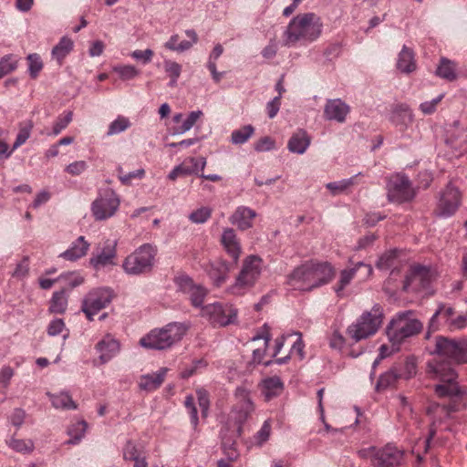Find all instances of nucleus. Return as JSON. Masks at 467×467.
<instances>
[{
    "instance_id": "nucleus-12",
    "label": "nucleus",
    "mask_w": 467,
    "mask_h": 467,
    "mask_svg": "<svg viewBox=\"0 0 467 467\" xmlns=\"http://www.w3.org/2000/svg\"><path fill=\"white\" fill-rule=\"evenodd\" d=\"M201 314L213 327H225L234 324L237 319V310L233 306L221 303L208 304L202 306Z\"/></svg>"
},
{
    "instance_id": "nucleus-5",
    "label": "nucleus",
    "mask_w": 467,
    "mask_h": 467,
    "mask_svg": "<svg viewBox=\"0 0 467 467\" xmlns=\"http://www.w3.org/2000/svg\"><path fill=\"white\" fill-rule=\"evenodd\" d=\"M189 329L186 323L171 322L161 328L151 330L140 338V344L146 348L167 349L182 340Z\"/></svg>"
},
{
    "instance_id": "nucleus-64",
    "label": "nucleus",
    "mask_w": 467,
    "mask_h": 467,
    "mask_svg": "<svg viewBox=\"0 0 467 467\" xmlns=\"http://www.w3.org/2000/svg\"><path fill=\"white\" fill-rule=\"evenodd\" d=\"M345 343L344 336L338 330H335L329 338V347L333 349L342 350Z\"/></svg>"
},
{
    "instance_id": "nucleus-20",
    "label": "nucleus",
    "mask_w": 467,
    "mask_h": 467,
    "mask_svg": "<svg viewBox=\"0 0 467 467\" xmlns=\"http://www.w3.org/2000/svg\"><path fill=\"white\" fill-rule=\"evenodd\" d=\"M221 244L226 254L237 264L242 254V246L235 231L233 228H225L221 236Z\"/></svg>"
},
{
    "instance_id": "nucleus-62",
    "label": "nucleus",
    "mask_w": 467,
    "mask_h": 467,
    "mask_svg": "<svg viewBox=\"0 0 467 467\" xmlns=\"http://www.w3.org/2000/svg\"><path fill=\"white\" fill-rule=\"evenodd\" d=\"M222 445H223V448L227 457L231 461H234L238 456V453L234 448L235 441L232 439H228L225 436H223Z\"/></svg>"
},
{
    "instance_id": "nucleus-34",
    "label": "nucleus",
    "mask_w": 467,
    "mask_h": 467,
    "mask_svg": "<svg viewBox=\"0 0 467 467\" xmlns=\"http://www.w3.org/2000/svg\"><path fill=\"white\" fill-rule=\"evenodd\" d=\"M400 378L401 374L399 369L396 367H392L388 371L380 375L376 385V389L378 391H382L389 388H393Z\"/></svg>"
},
{
    "instance_id": "nucleus-1",
    "label": "nucleus",
    "mask_w": 467,
    "mask_h": 467,
    "mask_svg": "<svg viewBox=\"0 0 467 467\" xmlns=\"http://www.w3.org/2000/svg\"><path fill=\"white\" fill-rule=\"evenodd\" d=\"M335 267L327 261L309 260L296 267L288 275V285L294 289L309 292L330 283Z\"/></svg>"
},
{
    "instance_id": "nucleus-8",
    "label": "nucleus",
    "mask_w": 467,
    "mask_h": 467,
    "mask_svg": "<svg viewBox=\"0 0 467 467\" xmlns=\"http://www.w3.org/2000/svg\"><path fill=\"white\" fill-rule=\"evenodd\" d=\"M262 271V259L256 255L247 256L234 284L231 286L234 294H241L243 290L252 287L259 278Z\"/></svg>"
},
{
    "instance_id": "nucleus-27",
    "label": "nucleus",
    "mask_w": 467,
    "mask_h": 467,
    "mask_svg": "<svg viewBox=\"0 0 467 467\" xmlns=\"http://www.w3.org/2000/svg\"><path fill=\"white\" fill-rule=\"evenodd\" d=\"M254 411V405L252 404V408H247L244 404L234 405L231 411V420L234 421L236 425L234 431V436H240L242 432V426L247 420V419L251 416V414Z\"/></svg>"
},
{
    "instance_id": "nucleus-24",
    "label": "nucleus",
    "mask_w": 467,
    "mask_h": 467,
    "mask_svg": "<svg viewBox=\"0 0 467 467\" xmlns=\"http://www.w3.org/2000/svg\"><path fill=\"white\" fill-rule=\"evenodd\" d=\"M167 370L166 368H161L157 372L140 376L139 381L140 389L150 392L159 389L165 379Z\"/></svg>"
},
{
    "instance_id": "nucleus-37",
    "label": "nucleus",
    "mask_w": 467,
    "mask_h": 467,
    "mask_svg": "<svg viewBox=\"0 0 467 467\" xmlns=\"http://www.w3.org/2000/svg\"><path fill=\"white\" fill-rule=\"evenodd\" d=\"M50 400L56 409L76 410L78 408L76 402L67 392L50 395Z\"/></svg>"
},
{
    "instance_id": "nucleus-13",
    "label": "nucleus",
    "mask_w": 467,
    "mask_h": 467,
    "mask_svg": "<svg viewBox=\"0 0 467 467\" xmlns=\"http://www.w3.org/2000/svg\"><path fill=\"white\" fill-rule=\"evenodd\" d=\"M431 280V268L415 264L410 265L403 282V290L421 291L429 286Z\"/></svg>"
},
{
    "instance_id": "nucleus-26",
    "label": "nucleus",
    "mask_w": 467,
    "mask_h": 467,
    "mask_svg": "<svg viewBox=\"0 0 467 467\" xmlns=\"http://www.w3.org/2000/svg\"><path fill=\"white\" fill-rule=\"evenodd\" d=\"M390 121L396 126L405 129L413 121V114L406 104L397 105L390 116Z\"/></svg>"
},
{
    "instance_id": "nucleus-43",
    "label": "nucleus",
    "mask_w": 467,
    "mask_h": 467,
    "mask_svg": "<svg viewBox=\"0 0 467 467\" xmlns=\"http://www.w3.org/2000/svg\"><path fill=\"white\" fill-rule=\"evenodd\" d=\"M33 127L34 125L31 120L20 124L19 131L17 133L16 141L13 144V150L20 147L28 140L33 130Z\"/></svg>"
},
{
    "instance_id": "nucleus-53",
    "label": "nucleus",
    "mask_w": 467,
    "mask_h": 467,
    "mask_svg": "<svg viewBox=\"0 0 467 467\" xmlns=\"http://www.w3.org/2000/svg\"><path fill=\"white\" fill-rule=\"evenodd\" d=\"M114 71L118 73L119 78L123 80L132 79L140 75V70L130 65L115 67Z\"/></svg>"
},
{
    "instance_id": "nucleus-56",
    "label": "nucleus",
    "mask_w": 467,
    "mask_h": 467,
    "mask_svg": "<svg viewBox=\"0 0 467 467\" xmlns=\"http://www.w3.org/2000/svg\"><path fill=\"white\" fill-rule=\"evenodd\" d=\"M28 60V70L31 78H36L43 67V63L40 57L37 54H30L27 57Z\"/></svg>"
},
{
    "instance_id": "nucleus-10",
    "label": "nucleus",
    "mask_w": 467,
    "mask_h": 467,
    "mask_svg": "<svg viewBox=\"0 0 467 467\" xmlns=\"http://www.w3.org/2000/svg\"><path fill=\"white\" fill-rule=\"evenodd\" d=\"M388 200L391 202L403 203L410 202L416 196L410 179L404 174L392 175L387 183Z\"/></svg>"
},
{
    "instance_id": "nucleus-15",
    "label": "nucleus",
    "mask_w": 467,
    "mask_h": 467,
    "mask_svg": "<svg viewBox=\"0 0 467 467\" xmlns=\"http://www.w3.org/2000/svg\"><path fill=\"white\" fill-rule=\"evenodd\" d=\"M117 241L106 240L89 259L90 265L97 271L117 265Z\"/></svg>"
},
{
    "instance_id": "nucleus-2",
    "label": "nucleus",
    "mask_w": 467,
    "mask_h": 467,
    "mask_svg": "<svg viewBox=\"0 0 467 467\" xmlns=\"http://www.w3.org/2000/svg\"><path fill=\"white\" fill-rule=\"evenodd\" d=\"M323 22L315 13H303L294 16L284 31V45L294 47L316 41L322 34Z\"/></svg>"
},
{
    "instance_id": "nucleus-60",
    "label": "nucleus",
    "mask_w": 467,
    "mask_h": 467,
    "mask_svg": "<svg viewBox=\"0 0 467 467\" xmlns=\"http://www.w3.org/2000/svg\"><path fill=\"white\" fill-rule=\"evenodd\" d=\"M444 98V94H440L431 101H425L420 105V109L424 115H431L436 111L438 104Z\"/></svg>"
},
{
    "instance_id": "nucleus-22",
    "label": "nucleus",
    "mask_w": 467,
    "mask_h": 467,
    "mask_svg": "<svg viewBox=\"0 0 467 467\" xmlns=\"http://www.w3.org/2000/svg\"><path fill=\"white\" fill-rule=\"evenodd\" d=\"M348 112L349 107L339 99L327 100L324 109L327 119L337 122H344Z\"/></svg>"
},
{
    "instance_id": "nucleus-57",
    "label": "nucleus",
    "mask_w": 467,
    "mask_h": 467,
    "mask_svg": "<svg viewBox=\"0 0 467 467\" xmlns=\"http://www.w3.org/2000/svg\"><path fill=\"white\" fill-rule=\"evenodd\" d=\"M175 284L177 285L178 288L183 292L188 294L189 292L192 291L196 285L193 283L192 279L185 275H179L175 278Z\"/></svg>"
},
{
    "instance_id": "nucleus-50",
    "label": "nucleus",
    "mask_w": 467,
    "mask_h": 467,
    "mask_svg": "<svg viewBox=\"0 0 467 467\" xmlns=\"http://www.w3.org/2000/svg\"><path fill=\"white\" fill-rule=\"evenodd\" d=\"M72 111H67L64 113V115L58 116L53 125L52 135L57 136L61 133V131L65 130L72 121Z\"/></svg>"
},
{
    "instance_id": "nucleus-19",
    "label": "nucleus",
    "mask_w": 467,
    "mask_h": 467,
    "mask_svg": "<svg viewBox=\"0 0 467 467\" xmlns=\"http://www.w3.org/2000/svg\"><path fill=\"white\" fill-rule=\"evenodd\" d=\"M230 269V265L224 259L217 258L206 265L205 271L213 285L219 287L227 280Z\"/></svg>"
},
{
    "instance_id": "nucleus-40",
    "label": "nucleus",
    "mask_w": 467,
    "mask_h": 467,
    "mask_svg": "<svg viewBox=\"0 0 467 467\" xmlns=\"http://www.w3.org/2000/svg\"><path fill=\"white\" fill-rule=\"evenodd\" d=\"M7 445L13 451L20 453H29L33 451L35 448L34 441L30 439H16L12 437L8 441Z\"/></svg>"
},
{
    "instance_id": "nucleus-33",
    "label": "nucleus",
    "mask_w": 467,
    "mask_h": 467,
    "mask_svg": "<svg viewBox=\"0 0 467 467\" xmlns=\"http://www.w3.org/2000/svg\"><path fill=\"white\" fill-rule=\"evenodd\" d=\"M397 67L403 73H410L416 69L414 53L406 46H403L401 51L399 54Z\"/></svg>"
},
{
    "instance_id": "nucleus-4",
    "label": "nucleus",
    "mask_w": 467,
    "mask_h": 467,
    "mask_svg": "<svg viewBox=\"0 0 467 467\" xmlns=\"http://www.w3.org/2000/svg\"><path fill=\"white\" fill-rule=\"evenodd\" d=\"M385 315L383 306L376 303L362 314L347 328L348 337L354 342H359L373 337L383 324Z\"/></svg>"
},
{
    "instance_id": "nucleus-14",
    "label": "nucleus",
    "mask_w": 467,
    "mask_h": 467,
    "mask_svg": "<svg viewBox=\"0 0 467 467\" xmlns=\"http://www.w3.org/2000/svg\"><path fill=\"white\" fill-rule=\"evenodd\" d=\"M462 202V194L452 183H448L441 192L438 202V214L442 217L451 216L459 209Z\"/></svg>"
},
{
    "instance_id": "nucleus-6",
    "label": "nucleus",
    "mask_w": 467,
    "mask_h": 467,
    "mask_svg": "<svg viewBox=\"0 0 467 467\" xmlns=\"http://www.w3.org/2000/svg\"><path fill=\"white\" fill-rule=\"evenodd\" d=\"M423 324L414 317L411 310L399 312L387 327V335L393 345H400L404 340L421 332Z\"/></svg>"
},
{
    "instance_id": "nucleus-61",
    "label": "nucleus",
    "mask_w": 467,
    "mask_h": 467,
    "mask_svg": "<svg viewBox=\"0 0 467 467\" xmlns=\"http://www.w3.org/2000/svg\"><path fill=\"white\" fill-rule=\"evenodd\" d=\"M141 455L134 442L128 441L123 448V458L125 461H133Z\"/></svg>"
},
{
    "instance_id": "nucleus-45",
    "label": "nucleus",
    "mask_w": 467,
    "mask_h": 467,
    "mask_svg": "<svg viewBox=\"0 0 467 467\" xmlns=\"http://www.w3.org/2000/svg\"><path fill=\"white\" fill-rule=\"evenodd\" d=\"M198 404L201 408V413L202 418H207L209 408H210V395L204 388H198L195 390Z\"/></svg>"
},
{
    "instance_id": "nucleus-46",
    "label": "nucleus",
    "mask_w": 467,
    "mask_h": 467,
    "mask_svg": "<svg viewBox=\"0 0 467 467\" xmlns=\"http://www.w3.org/2000/svg\"><path fill=\"white\" fill-rule=\"evenodd\" d=\"M164 69L167 75L171 78L170 86H175L177 83V79L179 78L182 73V66L175 61L165 60Z\"/></svg>"
},
{
    "instance_id": "nucleus-59",
    "label": "nucleus",
    "mask_w": 467,
    "mask_h": 467,
    "mask_svg": "<svg viewBox=\"0 0 467 467\" xmlns=\"http://www.w3.org/2000/svg\"><path fill=\"white\" fill-rule=\"evenodd\" d=\"M192 306L198 307L202 306L203 299L206 296V290L201 286L196 285L194 289L188 293Z\"/></svg>"
},
{
    "instance_id": "nucleus-58",
    "label": "nucleus",
    "mask_w": 467,
    "mask_h": 467,
    "mask_svg": "<svg viewBox=\"0 0 467 467\" xmlns=\"http://www.w3.org/2000/svg\"><path fill=\"white\" fill-rule=\"evenodd\" d=\"M118 171L119 173V178L120 182L125 185L130 184L133 179H141L145 174V171L143 169H139L128 173H123L122 168H119Z\"/></svg>"
},
{
    "instance_id": "nucleus-44",
    "label": "nucleus",
    "mask_w": 467,
    "mask_h": 467,
    "mask_svg": "<svg viewBox=\"0 0 467 467\" xmlns=\"http://www.w3.org/2000/svg\"><path fill=\"white\" fill-rule=\"evenodd\" d=\"M130 126V121L128 118L124 116H118V118L109 124L107 135L112 136L119 134L126 130Z\"/></svg>"
},
{
    "instance_id": "nucleus-21",
    "label": "nucleus",
    "mask_w": 467,
    "mask_h": 467,
    "mask_svg": "<svg viewBox=\"0 0 467 467\" xmlns=\"http://www.w3.org/2000/svg\"><path fill=\"white\" fill-rule=\"evenodd\" d=\"M255 217V211L245 206H239L230 216L229 221L232 224L236 225L239 230L244 231L253 226V220Z\"/></svg>"
},
{
    "instance_id": "nucleus-3",
    "label": "nucleus",
    "mask_w": 467,
    "mask_h": 467,
    "mask_svg": "<svg viewBox=\"0 0 467 467\" xmlns=\"http://www.w3.org/2000/svg\"><path fill=\"white\" fill-rule=\"evenodd\" d=\"M426 373L430 379L440 381L433 388L439 398H458L464 394L458 381L459 375L449 361L431 359Z\"/></svg>"
},
{
    "instance_id": "nucleus-35",
    "label": "nucleus",
    "mask_w": 467,
    "mask_h": 467,
    "mask_svg": "<svg viewBox=\"0 0 467 467\" xmlns=\"http://www.w3.org/2000/svg\"><path fill=\"white\" fill-rule=\"evenodd\" d=\"M67 307V295L66 291L60 290L53 294L50 304L49 312L53 314H64Z\"/></svg>"
},
{
    "instance_id": "nucleus-31",
    "label": "nucleus",
    "mask_w": 467,
    "mask_h": 467,
    "mask_svg": "<svg viewBox=\"0 0 467 467\" xmlns=\"http://www.w3.org/2000/svg\"><path fill=\"white\" fill-rule=\"evenodd\" d=\"M435 75L447 81L456 80L458 78L456 63L447 57H441Z\"/></svg>"
},
{
    "instance_id": "nucleus-47",
    "label": "nucleus",
    "mask_w": 467,
    "mask_h": 467,
    "mask_svg": "<svg viewBox=\"0 0 467 467\" xmlns=\"http://www.w3.org/2000/svg\"><path fill=\"white\" fill-rule=\"evenodd\" d=\"M354 180H355V177H351L349 179H345V180H341L338 182H328L327 184V188L330 191V192L333 195H337V194L344 192L349 187L354 185V183H355Z\"/></svg>"
},
{
    "instance_id": "nucleus-52",
    "label": "nucleus",
    "mask_w": 467,
    "mask_h": 467,
    "mask_svg": "<svg viewBox=\"0 0 467 467\" xmlns=\"http://www.w3.org/2000/svg\"><path fill=\"white\" fill-rule=\"evenodd\" d=\"M458 122H455L452 127H451L450 130L447 131V138H446V143L453 145L455 143H458L459 145H462L465 140H462V137L464 135V130L462 129H458Z\"/></svg>"
},
{
    "instance_id": "nucleus-30",
    "label": "nucleus",
    "mask_w": 467,
    "mask_h": 467,
    "mask_svg": "<svg viewBox=\"0 0 467 467\" xmlns=\"http://www.w3.org/2000/svg\"><path fill=\"white\" fill-rule=\"evenodd\" d=\"M310 144V138L304 130H298L288 140V150L293 153L303 154Z\"/></svg>"
},
{
    "instance_id": "nucleus-49",
    "label": "nucleus",
    "mask_w": 467,
    "mask_h": 467,
    "mask_svg": "<svg viewBox=\"0 0 467 467\" xmlns=\"http://www.w3.org/2000/svg\"><path fill=\"white\" fill-rule=\"evenodd\" d=\"M234 396L235 400L234 405L241 406L242 404H244L246 409L252 408V404H254V402L252 401L250 391L244 386L237 387Z\"/></svg>"
},
{
    "instance_id": "nucleus-23",
    "label": "nucleus",
    "mask_w": 467,
    "mask_h": 467,
    "mask_svg": "<svg viewBox=\"0 0 467 467\" xmlns=\"http://www.w3.org/2000/svg\"><path fill=\"white\" fill-rule=\"evenodd\" d=\"M96 349L99 353V363L109 362L119 351V343L110 336H106L96 345Z\"/></svg>"
},
{
    "instance_id": "nucleus-36",
    "label": "nucleus",
    "mask_w": 467,
    "mask_h": 467,
    "mask_svg": "<svg viewBox=\"0 0 467 467\" xmlns=\"http://www.w3.org/2000/svg\"><path fill=\"white\" fill-rule=\"evenodd\" d=\"M73 41L69 37L63 36L52 49L53 57L56 58L59 64H61L63 59L73 49Z\"/></svg>"
},
{
    "instance_id": "nucleus-28",
    "label": "nucleus",
    "mask_w": 467,
    "mask_h": 467,
    "mask_svg": "<svg viewBox=\"0 0 467 467\" xmlns=\"http://www.w3.org/2000/svg\"><path fill=\"white\" fill-rule=\"evenodd\" d=\"M89 248V244L85 240L84 236H79L71 246L60 254L69 261H76L86 255Z\"/></svg>"
},
{
    "instance_id": "nucleus-42",
    "label": "nucleus",
    "mask_w": 467,
    "mask_h": 467,
    "mask_svg": "<svg viewBox=\"0 0 467 467\" xmlns=\"http://www.w3.org/2000/svg\"><path fill=\"white\" fill-rule=\"evenodd\" d=\"M398 260V250L384 253L378 260L376 266L380 270H388L394 266Z\"/></svg>"
},
{
    "instance_id": "nucleus-9",
    "label": "nucleus",
    "mask_w": 467,
    "mask_h": 467,
    "mask_svg": "<svg viewBox=\"0 0 467 467\" xmlns=\"http://www.w3.org/2000/svg\"><path fill=\"white\" fill-rule=\"evenodd\" d=\"M433 354L438 357L435 358L442 360L441 358H447L457 364L467 363V342L455 341L444 337H436L435 348Z\"/></svg>"
},
{
    "instance_id": "nucleus-55",
    "label": "nucleus",
    "mask_w": 467,
    "mask_h": 467,
    "mask_svg": "<svg viewBox=\"0 0 467 467\" xmlns=\"http://www.w3.org/2000/svg\"><path fill=\"white\" fill-rule=\"evenodd\" d=\"M212 215V209L209 207H201L193 211L190 215L189 219L194 223H203Z\"/></svg>"
},
{
    "instance_id": "nucleus-17",
    "label": "nucleus",
    "mask_w": 467,
    "mask_h": 467,
    "mask_svg": "<svg viewBox=\"0 0 467 467\" xmlns=\"http://www.w3.org/2000/svg\"><path fill=\"white\" fill-rule=\"evenodd\" d=\"M119 200L113 192H107L104 196L96 199L92 203V213L97 220H105L111 217L118 210Z\"/></svg>"
},
{
    "instance_id": "nucleus-63",
    "label": "nucleus",
    "mask_w": 467,
    "mask_h": 467,
    "mask_svg": "<svg viewBox=\"0 0 467 467\" xmlns=\"http://www.w3.org/2000/svg\"><path fill=\"white\" fill-rule=\"evenodd\" d=\"M29 271V259L24 257L16 266L12 275L16 278H24Z\"/></svg>"
},
{
    "instance_id": "nucleus-38",
    "label": "nucleus",
    "mask_w": 467,
    "mask_h": 467,
    "mask_svg": "<svg viewBox=\"0 0 467 467\" xmlns=\"http://www.w3.org/2000/svg\"><path fill=\"white\" fill-rule=\"evenodd\" d=\"M454 313L455 310L452 306H446L443 303L439 304L437 310L434 312L430 320L429 329H431L432 331H436L438 329L437 318L439 316H441L446 322L447 319H452L451 317L454 315Z\"/></svg>"
},
{
    "instance_id": "nucleus-18",
    "label": "nucleus",
    "mask_w": 467,
    "mask_h": 467,
    "mask_svg": "<svg viewBox=\"0 0 467 467\" xmlns=\"http://www.w3.org/2000/svg\"><path fill=\"white\" fill-rule=\"evenodd\" d=\"M361 268L365 270L367 275H371V265L363 262H358L354 265V267L343 269L339 272L338 281L333 287L337 296H342L344 295L345 288L351 283L357 272Z\"/></svg>"
},
{
    "instance_id": "nucleus-11",
    "label": "nucleus",
    "mask_w": 467,
    "mask_h": 467,
    "mask_svg": "<svg viewBox=\"0 0 467 467\" xmlns=\"http://www.w3.org/2000/svg\"><path fill=\"white\" fill-rule=\"evenodd\" d=\"M113 297L114 293L110 288H95L83 299L82 311L86 314L88 319L91 321L96 314L109 305Z\"/></svg>"
},
{
    "instance_id": "nucleus-54",
    "label": "nucleus",
    "mask_w": 467,
    "mask_h": 467,
    "mask_svg": "<svg viewBox=\"0 0 467 467\" xmlns=\"http://www.w3.org/2000/svg\"><path fill=\"white\" fill-rule=\"evenodd\" d=\"M184 406L190 414L191 422H192L193 428L196 429L199 424V418H198L197 408L195 406L194 398L192 395L186 396L185 400H184Z\"/></svg>"
},
{
    "instance_id": "nucleus-48",
    "label": "nucleus",
    "mask_w": 467,
    "mask_h": 467,
    "mask_svg": "<svg viewBox=\"0 0 467 467\" xmlns=\"http://www.w3.org/2000/svg\"><path fill=\"white\" fill-rule=\"evenodd\" d=\"M201 115L202 111L200 110L192 111L188 115V117L183 120L182 124L174 129V134H183L186 131L190 130L196 123Z\"/></svg>"
},
{
    "instance_id": "nucleus-39",
    "label": "nucleus",
    "mask_w": 467,
    "mask_h": 467,
    "mask_svg": "<svg viewBox=\"0 0 467 467\" xmlns=\"http://www.w3.org/2000/svg\"><path fill=\"white\" fill-rule=\"evenodd\" d=\"M88 424L85 420H78L71 424L67 429V434L71 437L67 443L77 444L83 437L86 432Z\"/></svg>"
},
{
    "instance_id": "nucleus-29",
    "label": "nucleus",
    "mask_w": 467,
    "mask_h": 467,
    "mask_svg": "<svg viewBox=\"0 0 467 467\" xmlns=\"http://www.w3.org/2000/svg\"><path fill=\"white\" fill-rule=\"evenodd\" d=\"M284 390V383L277 376L265 379L262 381V393L265 400H270L273 398L279 396Z\"/></svg>"
},
{
    "instance_id": "nucleus-7",
    "label": "nucleus",
    "mask_w": 467,
    "mask_h": 467,
    "mask_svg": "<svg viewBox=\"0 0 467 467\" xmlns=\"http://www.w3.org/2000/svg\"><path fill=\"white\" fill-rule=\"evenodd\" d=\"M156 254L155 246L144 244L125 258L122 264L123 270L132 275L150 273L153 268Z\"/></svg>"
},
{
    "instance_id": "nucleus-25",
    "label": "nucleus",
    "mask_w": 467,
    "mask_h": 467,
    "mask_svg": "<svg viewBox=\"0 0 467 467\" xmlns=\"http://www.w3.org/2000/svg\"><path fill=\"white\" fill-rule=\"evenodd\" d=\"M186 36L191 39L190 41H182L178 44L179 35H173L164 44V47L171 51L184 52L189 50L198 41V36L193 29H188L185 31Z\"/></svg>"
},
{
    "instance_id": "nucleus-32",
    "label": "nucleus",
    "mask_w": 467,
    "mask_h": 467,
    "mask_svg": "<svg viewBox=\"0 0 467 467\" xmlns=\"http://www.w3.org/2000/svg\"><path fill=\"white\" fill-rule=\"evenodd\" d=\"M206 166V159L204 157H188L183 160V161L179 164L181 171H182L183 176L192 175V174H199L200 171H202Z\"/></svg>"
},
{
    "instance_id": "nucleus-41",
    "label": "nucleus",
    "mask_w": 467,
    "mask_h": 467,
    "mask_svg": "<svg viewBox=\"0 0 467 467\" xmlns=\"http://www.w3.org/2000/svg\"><path fill=\"white\" fill-rule=\"evenodd\" d=\"M254 132V129L252 125H245L232 132L231 142L235 145L244 144L252 137Z\"/></svg>"
},
{
    "instance_id": "nucleus-51",
    "label": "nucleus",
    "mask_w": 467,
    "mask_h": 467,
    "mask_svg": "<svg viewBox=\"0 0 467 467\" xmlns=\"http://www.w3.org/2000/svg\"><path fill=\"white\" fill-rule=\"evenodd\" d=\"M17 67V60L12 55H6L0 60V78L13 72Z\"/></svg>"
},
{
    "instance_id": "nucleus-16",
    "label": "nucleus",
    "mask_w": 467,
    "mask_h": 467,
    "mask_svg": "<svg viewBox=\"0 0 467 467\" xmlns=\"http://www.w3.org/2000/svg\"><path fill=\"white\" fill-rule=\"evenodd\" d=\"M404 462V451L392 444L378 448L373 455V467H400Z\"/></svg>"
}]
</instances>
